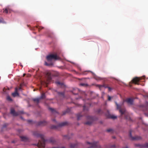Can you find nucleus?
Returning a JSON list of instances; mask_svg holds the SVG:
<instances>
[{"mask_svg":"<svg viewBox=\"0 0 148 148\" xmlns=\"http://www.w3.org/2000/svg\"><path fill=\"white\" fill-rule=\"evenodd\" d=\"M3 91L4 92H5V88H4L3 89Z\"/></svg>","mask_w":148,"mask_h":148,"instance_id":"37998d69","label":"nucleus"},{"mask_svg":"<svg viewBox=\"0 0 148 148\" xmlns=\"http://www.w3.org/2000/svg\"><path fill=\"white\" fill-rule=\"evenodd\" d=\"M18 88V90H20L21 89V84H20V86L19 87H18V88Z\"/></svg>","mask_w":148,"mask_h":148,"instance_id":"473e14b6","label":"nucleus"},{"mask_svg":"<svg viewBox=\"0 0 148 148\" xmlns=\"http://www.w3.org/2000/svg\"><path fill=\"white\" fill-rule=\"evenodd\" d=\"M20 138L21 140L23 141H26L28 140L27 138L25 136H21Z\"/></svg>","mask_w":148,"mask_h":148,"instance_id":"4468645a","label":"nucleus"},{"mask_svg":"<svg viewBox=\"0 0 148 148\" xmlns=\"http://www.w3.org/2000/svg\"><path fill=\"white\" fill-rule=\"evenodd\" d=\"M79 91L78 89H76L75 90H73L72 92L73 93L74 95H76L78 94V92Z\"/></svg>","mask_w":148,"mask_h":148,"instance_id":"2eb2a0df","label":"nucleus"},{"mask_svg":"<svg viewBox=\"0 0 148 148\" xmlns=\"http://www.w3.org/2000/svg\"><path fill=\"white\" fill-rule=\"evenodd\" d=\"M56 83L59 85H61L62 84L59 82H56Z\"/></svg>","mask_w":148,"mask_h":148,"instance_id":"f704fd0d","label":"nucleus"},{"mask_svg":"<svg viewBox=\"0 0 148 148\" xmlns=\"http://www.w3.org/2000/svg\"><path fill=\"white\" fill-rule=\"evenodd\" d=\"M47 75L48 76V80H51V78L50 73H47Z\"/></svg>","mask_w":148,"mask_h":148,"instance_id":"6ab92c4d","label":"nucleus"},{"mask_svg":"<svg viewBox=\"0 0 148 148\" xmlns=\"http://www.w3.org/2000/svg\"><path fill=\"white\" fill-rule=\"evenodd\" d=\"M52 120H53V121H54V122H56V120H55V119H53Z\"/></svg>","mask_w":148,"mask_h":148,"instance_id":"a19ab883","label":"nucleus"},{"mask_svg":"<svg viewBox=\"0 0 148 148\" xmlns=\"http://www.w3.org/2000/svg\"><path fill=\"white\" fill-rule=\"evenodd\" d=\"M103 86L105 88H108V86H105V85H103Z\"/></svg>","mask_w":148,"mask_h":148,"instance_id":"ea45409f","label":"nucleus"},{"mask_svg":"<svg viewBox=\"0 0 148 148\" xmlns=\"http://www.w3.org/2000/svg\"><path fill=\"white\" fill-rule=\"evenodd\" d=\"M32 100L34 103H36L37 104H38L39 103L40 100V99L39 98H34Z\"/></svg>","mask_w":148,"mask_h":148,"instance_id":"f8f14e48","label":"nucleus"},{"mask_svg":"<svg viewBox=\"0 0 148 148\" xmlns=\"http://www.w3.org/2000/svg\"><path fill=\"white\" fill-rule=\"evenodd\" d=\"M18 89L17 87H16L15 88V92L13 93L12 94V95L14 97H15L16 96H19V94L18 92Z\"/></svg>","mask_w":148,"mask_h":148,"instance_id":"9d476101","label":"nucleus"},{"mask_svg":"<svg viewBox=\"0 0 148 148\" xmlns=\"http://www.w3.org/2000/svg\"><path fill=\"white\" fill-rule=\"evenodd\" d=\"M38 27V29L39 30V31L40 30H41V29H42L43 28V27Z\"/></svg>","mask_w":148,"mask_h":148,"instance_id":"7c9ffc66","label":"nucleus"},{"mask_svg":"<svg viewBox=\"0 0 148 148\" xmlns=\"http://www.w3.org/2000/svg\"><path fill=\"white\" fill-rule=\"evenodd\" d=\"M1 23L4 24L6 23V22L4 21L3 19L2 18H0V23Z\"/></svg>","mask_w":148,"mask_h":148,"instance_id":"aec40b11","label":"nucleus"},{"mask_svg":"<svg viewBox=\"0 0 148 148\" xmlns=\"http://www.w3.org/2000/svg\"><path fill=\"white\" fill-rule=\"evenodd\" d=\"M7 99L9 101H12V99L9 96H8L7 97Z\"/></svg>","mask_w":148,"mask_h":148,"instance_id":"393cba45","label":"nucleus"},{"mask_svg":"<svg viewBox=\"0 0 148 148\" xmlns=\"http://www.w3.org/2000/svg\"><path fill=\"white\" fill-rule=\"evenodd\" d=\"M92 122L91 121H87L85 123V124L88 125H90L91 124Z\"/></svg>","mask_w":148,"mask_h":148,"instance_id":"b1692460","label":"nucleus"},{"mask_svg":"<svg viewBox=\"0 0 148 148\" xmlns=\"http://www.w3.org/2000/svg\"><path fill=\"white\" fill-rule=\"evenodd\" d=\"M27 121L29 123H31L32 122V121L31 120H28Z\"/></svg>","mask_w":148,"mask_h":148,"instance_id":"e433bc0d","label":"nucleus"},{"mask_svg":"<svg viewBox=\"0 0 148 148\" xmlns=\"http://www.w3.org/2000/svg\"><path fill=\"white\" fill-rule=\"evenodd\" d=\"M77 119L78 120L80 119V117L82 116V115L81 113H80L77 114Z\"/></svg>","mask_w":148,"mask_h":148,"instance_id":"f3484780","label":"nucleus"},{"mask_svg":"<svg viewBox=\"0 0 148 148\" xmlns=\"http://www.w3.org/2000/svg\"><path fill=\"white\" fill-rule=\"evenodd\" d=\"M25 75V74H24L23 75V76H24Z\"/></svg>","mask_w":148,"mask_h":148,"instance_id":"c03bdc74","label":"nucleus"},{"mask_svg":"<svg viewBox=\"0 0 148 148\" xmlns=\"http://www.w3.org/2000/svg\"><path fill=\"white\" fill-rule=\"evenodd\" d=\"M49 110L51 111V112L53 113H56V114H58V112H56V110L54 109L53 108H49Z\"/></svg>","mask_w":148,"mask_h":148,"instance_id":"ddd939ff","label":"nucleus"},{"mask_svg":"<svg viewBox=\"0 0 148 148\" xmlns=\"http://www.w3.org/2000/svg\"><path fill=\"white\" fill-rule=\"evenodd\" d=\"M100 111H101V110H98V113H99L100 112Z\"/></svg>","mask_w":148,"mask_h":148,"instance_id":"79ce46f5","label":"nucleus"},{"mask_svg":"<svg viewBox=\"0 0 148 148\" xmlns=\"http://www.w3.org/2000/svg\"><path fill=\"white\" fill-rule=\"evenodd\" d=\"M132 131L130 130L129 132V136L132 140H138L141 139V137L140 136H135L132 137Z\"/></svg>","mask_w":148,"mask_h":148,"instance_id":"0eeeda50","label":"nucleus"},{"mask_svg":"<svg viewBox=\"0 0 148 148\" xmlns=\"http://www.w3.org/2000/svg\"><path fill=\"white\" fill-rule=\"evenodd\" d=\"M110 118L112 119H114L116 118L117 117L114 115H112L110 116Z\"/></svg>","mask_w":148,"mask_h":148,"instance_id":"cd10ccee","label":"nucleus"},{"mask_svg":"<svg viewBox=\"0 0 148 148\" xmlns=\"http://www.w3.org/2000/svg\"><path fill=\"white\" fill-rule=\"evenodd\" d=\"M88 110V107H86L85 105H84L83 106V110L84 111H87Z\"/></svg>","mask_w":148,"mask_h":148,"instance_id":"4be33fe9","label":"nucleus"},{"mask_svg":"<svg viewBox=\"0 0 148 148\" xmlns=\"http://www.w3.org/2000/svg\"><path fill=\"white\" fill-rule=\"evenodd\" d=\"M86 72L87 71H85V72H84V73H83V75H86Z\"/></svg>","mask_w":148,"mask_h":148,"instance_id":"58836bf2","label":"nucleus"},{"mask_svg":"<svg viewBox=\"0 0 148 148\" xmlns=\"http://www.w3.org/2000/svg\"><path fill=\"white\" fill-rule=\"evenodd\" d=\"M123 148H128V147H123Z\"/></svg>","mask_w":148,"mask_h":148,"instance_id":"a18cd8bd","label":"nucleus"},{"mask_svg":"<svg viewBox=\"0 0 148 148\" xmlns=\"http://www.w3.org/2000/svg\"><path fill=\"white\" fill-rule=\"evenodd\" d=\"M125 101L128 104L130 105H132L133 103V100L130 98H128Z\"/></svg>","mask_w":148,"mask_h":148,"instance_id":"9b49d317","label":"nucleus"},{"mask_svg":"<svg viewBox=\"0 0 148 148\" xmlns=\"http://www.w3.org/2000/svg\"><path fill=\"white\" fill-rule=\"evenodd\" d=\"M45 64L47 66H50V65H52L53 64L52 63H51L50 64H48L46 62H45Z\"/></svg>","mask_w":148,"mask_h":148,"instance_id":"5701e85b","label":"nucleus"},{"mask_svg":"<svg viewBox=\"0 0 148 148\" xmlns=\"http://www.w3.org/2000/svg\"><path fill=\"white\" fill-rule=\"evenodd\" d=\"M108 88L109 91H110L112 89L111 88L109 87H108Z\"/></svg>","mask_w":148,"mask_h":148,"instance_id":"4c0bfd02","label":"nucleus"},{"mask_svg":"<svg viewBox=\"0 0 148 148\" xmlns=\"http://www.w3.org/2000/svg\"><path fill=\"white\" fill-rule=\"evenodd\" d=\"M66 112H67L66 111H65L63 113L62 115L65 114H66Z\"/></svg>","mask_w":148,"mask_h":148,"instance_id":"c9c22d12","label":"nucleus"},{"mask_svg":"<svg viewBox=\"0 0 148 148\" xmlns=\"http://www.w3.org/2000/svg\"><path fill=\"white\" fill-rule=\"evenodd\" d=\"M115 145H114L111 146L110 147V148H115Z\"/></svg>","mask_w":148,"mask_h":148,"instance_id":"72a5a7b5","label":"nucleus"},{"mask_svg":"<svg viewBox=\"0 0 148 148\" xmlns=\"http://www.w3.org/2000/svg\"><path fill=\"white\" fill-rule=\"evenodd\" d=\"M59 57L56 55L50 54L47 56L46 59L48 61H51L53 59L58 60Z\"/></svg>","mask_w":148,"mask_h":148,"instance_id":"7ed1b4c3","label":"nucleus"},{"mask_svg":"<svg viewBox=\"0 0 148 148\" xmlns=\"http://www.w3.org/2000/svg\"><path fill=\"white\" fill-rule=\"evenodd\" d=\"M45 97V93H43L41 95L40 97H39L40 100L42 99H43Z\"/></svg>","mask_w":148,"mask_h":148,"instance_id":"a211bd4d","label":"nucleus"},{"mask_svg":"<svg viewBox=\"0 0 148 148\" xmlns=\"http://www.w3.org/2000/svg\"><path fill=\"white\" fill-rule=\"evenodd\" d=\"M10 113L14 116H17L20 114H23V112L22 111L16 112L14 108H12L10 110Z\"/></svg>","mask_w":148,"mask_h":148,"instance_id":"423d86ee","label":"nucleus"},{"mask_svg":"<svg viewBox=\"0 0 148 148\" xmlns=\"http://www.w3.org/2000/svg\"><path fill=\"white\" fill-rule=\"evenodd\" d=\"M33 133L34 136L37 137H40L41 139V140L39 141L37 144V146L39 148H45V143L46 142L54 144L56 142L55 140L53 137H51L49 140H45L44 136L43 134L38 133V131H34Z\"/></svg>","mask_w":148,"mask_h":148,"instance_id":"f257e3e1","label":"nucleus"},{"mask_svg":"<svg viewBox=\"0 0 148 148\" xmlns=\"http://www.w3.org/2000/svg\"><path fill=\"white\" fill-rule=\"evenodd\" d=\"M141 79L142 78L141 77H136L132 79V82L135 84L139 85V84L138 83V82L140 80H141Z\"/></svg>","mask_w":148,"mask_h":148,"instance_id":"6e6552de","label":"nucleus"},{"mask_svg":"<svg viewBox=\"0 0 148 148\" xmlns=\"http://www.w3.org/2000/svg\"><path fill=\"white\" fill-rule=\"evenodd\" d=\"M58 95L61 96H62L63 97H64V92H59L58 93Z\"/></svg>","mask_w":148,"mask_h":148,"instance_id":"dca6fc26","label":"nucleus"},{"mask_svg":"<svg viewBox=\"0 0 148 148\" xmlns=\"http://www.w3.org/2000/svg\"><path fill=\"white\" fill-rule=\"evenodd\" d=\"M3 12L6 13H8V10L7 8H6L5 10H3Z\"/></svg>","mask_w":148,"mask_h":148,"instance_id":"a878e982","label":"nucleus"},{"mask_svg":"<svg viewBox=\"0 0 148 148\" xmlns=\"http://www.w3.org/2000/svg\"><path fill=\"white\" fill-rule=\"evenodd\" d=\"M143 146L145 147H148V143H147L144 144Z\"/></svg>","mask_w":148,"mask_h":148,"instance_id":"bb28decb","label":"nucleus"},{"mask_svg":"<svg viewBox=\"0 0 148 148\" xmlns=\"http://www.w3.org/2000/svg\"><path fill=\"white\" fill-rule=\"evenodd\" d=\"M111 97L110 96H108V100L109 101H110L111 100Z\"/></svg>","mask_w":148,"mask_h":148,"instance_id":"2f4dec72","label":"nucleus"},{"mask_svg":"<svg viewBox=\"0 0 148 148\" xmlns=\"http://www.w3.org/2000/svg\"><path fill=\"white\" fill-rule=\"evenodd\" d=\"M87 143L90 146V147H88V148H101L100 145L97 142H94L93 143H91L87 142Z\"/></svg>","mask_w":148,"mask_h":148,"instance_id":"f03ea898","label":"nucleus"},{"mask_svg":"<svg viewBox=\"0 0 148 148\" xmlns=\"http://www.w3.org/2000/svg\"><path fill=\"white\" fill-rule=\"evenodd\" d=\"M113 138H115V137L114 136L113 137Z\"/></svg>","mask_w":148,"mask_h":148,"instance_id":"49530a36","label":"nucleus"},{"mask_svg":"<svg viewBox=\"0 0 148 148\" xmlns=\"http://www.w3.org/2000/svg\"><path fill=\"white\" fill-rule=\"evenodd\" d=\"M87 84H86L84 83H82L80 84V85L84 86H87Z\"/></svg>","mask_w":148,"mask_h":148,"instance_id":"c756f323","label":"nucleus"},{"mask_svg":"<svg viewBox=\"0 0 148 148\" xmlns=\"http://www.w3.org/2000/svg\"><path fill=\"white\" fill-rule=\"evenodd\" d=\"M76 146V145L75 144L71 143L70 144V147L71 148H74Z\"/></svg>","mask_w":148,"mask_h":148,"instance_id":"412c9836","label":"nucleus"},{"mask_svg":"<svg viewBox=\"0 0 148 148\" xmlns=\"http://www.w3.org/2000/svg\"><path fill=\"white\" fill-rule=\"evenodd\" d=\"M116 104L117 109H119V112L121 113V114H125L126 112V110L125 108H121V106L120 105L118 104L116 102H115Z\"/></svg>","mask_w":148,"mask_h":148,"instance_id":"39448f33","label":"nucleus"},{"mask_svg":"<svg viewBox=\"0 0 148 148\" xmlns=\"http://www.w3.org/2000/svg\"><path fill=\"white\" fill-rule=\"evenodd\" d=\"M107 131L108 132H110L113 131V130L111 129H109L107 130Z\"/></svg>","mask_w":148,"mask_h":148,"instance_id":"c85d7f7f","label":"nucleus"},{"mask_svg":"<svg viewBox=\"0 0 148 148\" xmlns=\"http://www.w3.org/2000/svg\"><path fill=\"white\" fill-rule=\"evenodd\" d=\"M67 122H63L58 124V125H52L51 126V128L57 130L59 127H62L65 126L67 124Z\"/></svg>","mask_w":148,"mask_h":148,"instance_id":"20e7f679","label":"nucleus"},{"mask_svg":"<svg viewBox=\"0 0 148 148\" xmlns=\"http://www.w3.org/2000/svg\"><path fill=\"white\" fill-rule=\"evenodd\" d=\"M47 122L45 121H41L37 123V125L38 126H43L47 125Z\"/></svg>","mask_w":148,"mask_h":148,"instance_id":"1a4fd4ad","label":"nucleus"}]
</instances>
